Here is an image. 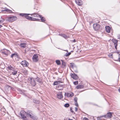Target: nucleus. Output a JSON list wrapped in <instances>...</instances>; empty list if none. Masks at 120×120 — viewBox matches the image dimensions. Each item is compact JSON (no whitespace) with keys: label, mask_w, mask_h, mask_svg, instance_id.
I'll list each match as a JSON object with an SVG mask.
<instances>
[{"label":"nucleus","mask_w":120,"mask_h":120,"mask_svg":"<svg viewBox=\"0 0 120 120\" xmlns=\"http://www.w3.org/2000/svg\"><path fill=\"white\" fill-rule=\"evenodd\" d=\"M1 53L3 55H5L6 56H7L10 54V52L9 50L4 49L2 50Z\"/></svg>","instance_id":"3"},{"label":"nucleus","mask_w":120,"mask_h":120,"mask_svg":"<svg viewBox=\"0 0 120 120\" xmlns=\"http://www.w3.org/2000/svg\"><path fill=\"white\" fill-rule=\"evenodd\" d=\"M35 80L38 82L39 83H41V79L38 77H37L36 78H34Z\"/></svg>","instance_id":"20"},{"label":"nucleus","mask_w":120,"mask_h":120,"mask_svg":"<svg viewBox=\"0 0 120 120\" xmlns=\"http://www.w3.org/2000/svg\"><path fill=\"white\" fill-rule=\"evenodd\" d=\"M56 63L58 65H60V60H56Z\"/></svg>","instance_id":"33"},{"label":"nucleus","mask_w":120,"mask_h":120,"mask_svg":"<svg viewBox=\"0 0 120 120\" xmlns=\"http://www.w3.org/2000/svg\"><path fill=\"white\" fill-rule=\"evenodd\" d=\"M29 117L34 120H36L38 119L37 117L33 114L30 115Z\"/></svg>","instance_id":"17"},{"label":"nucleus","mask_w":120,"mask_h":120,"mask_svg":"<svg viewBox=\"0 0 120 120\" xmlns=\"http://www.w3.org/2000/svg\"><path fill=\"white\" fill-rule=\"evenodd\" d=\"M93 27L94 30L97 31L98 30V24L94 23L93 25Z\"/></svg>","instance_id":"21"},{"label":"nucleus","mask_w":120,"mask_h":120,"mask_svg":"<svg viewBox=\"0 0 120 120\" xmlns=\"http://www.w3.org/2000/svg\"><path fill=\"white\" fill-rule=\"evenodd\" d=\"M62 86V85H59L58 87H61Z\"/></svg>","instance_id":"53"},{"label":"nucleus","mask_w":120,"mask_h":120,"mask_svg":"<svg viewBox=\"0 0 120 120\" xmlns=\"http://www.w3.org/2000/svg\"><path fill=\"white\" fill-rule=\"evenodd\" d=\"M70 110L71 112H73V110L72 108H71L70 109Z\"/></svg>","instance_id":"48"},{"label":"nucleus","mask_w":120,"mask_h":120,"mask_svg":"<svg viewBox=\"0 0 120 120\" xmlns=\"http://www.w3.org/2000/svg\"><path fill=\"white\" fill-rule=\"evenodd\" d=\"M59 35L60 36L63 37L64 38L66 39H67L68 38V36L64 34H59Z\"/></svg>","instance_id":"18"},{"label":"nucleus","mask_w":120,"mask_h":120,"mask_svg":"<svg viewBox=\"0 0 120 120\" xmlns=\"http://www.w3.org/2000/svg\"><path fill=\"white\" fill-rule=\"evenodd\" d=\"M74 71L76 73H77L78 72V71L77 70H76Z\"/></svg>","instance_id":"52"},{"label":"nucleus","mask_w":120,"mask_h":120,"mask_svg":"<svg viewBox=\"0 0 120 120\" xmlns=\"http://www.w3.org/2000/svg\"><path fill=\"white\" fill-rule=\"evenodd\" d=\"M20 46L23 48H24L25 47V43L21 44L20 45Z\"/></svg>","instance_id":"30"},{"label":"nucleus","mask_w":120,"mask_h":120,"mask_svg":"<svg viewBox=\"0 0 120 120\" xmlns=\"http://www.w3.org/2000/svg\"><path fill=\"white\" fill-rule=\"evenodd\" d=\"M26 113L28 117H29L30 115H32V114H33L32 111L30 110L27 111Z\"/></svg>","instance_id":"16"},{"label":"nucleus","mask_w":120,"mask_h":120,"mask_svg":"<svg viewBox=\"0 0 120 120\" xmlns=\"http://www.w3.org/2000/svg\"><path fill=\"white\" fill-rule=\"evenodd\" d=\"M31 16L37 17H41V15H39L38 13H37L32 14H31Z\"/></svg>","instance_id":"15"},{"label":"nucleus","mask_w":120,"mask_h":120,"mask_svg":"<svg viewBox=\"0 0 120 120\" xmlns=\"http://www.w3.org/2000/svg\"><path fill=\"white\" fill-rule=\"evenodd\" d=\"M74 95V93L72 92H70L69 93H65L64 94L65 96L69 98L72 97Z\"/></svg>","instance_id":"6"},{"label":"nucleus","mask_w":120,"mask_h":120,"mask_svg":"<svg viewBox=\"0 0 120 120\" xmlns=\"http://www.w3.org/2000/svg\"><path fill=\"white\" fill-rule=\"evenodd\" d=\"M83 120H88V118L85 117L83 118Z\"/></svg>","instance_id":"46"},{"label":"nucleus","mask_w":120,"mask_h":120,"mask_svg":"<svg viewBox=\"0 0 120 120\" xmlns=\"http://www.w3.org/2000/svg\"><path fill=\"white\" fill-rule=\"evenodd\" d=\"M4 11H5L7 12H9L10 13H12V11H11L10 10L8 9H6L4 10Z\"/></svg>","instance_id":"32"},{"label":"nucleus","mask_w":120,"mask_h":120,"mask_svg":"<svg viewBox=\"0 0 120 120\" xmlns=\"http://www.w3.org/2000/svg\"><path fill=\"white\" fill-rule=\"evenodd\" d=\"M57 97L59 99H61L63 98V96L62 95V93L59 92L57 94Z\"/></svg>","instance_id":"11"},{"label":"nucleus","mask_w":120,"mask_h":120,"mask_svg":"<svg viewBox=\"0 0 120 120\" xmlns=\"http://www.w3.org/2000/svg\"><path fill=\"white\" fill-rule=\"evenodd\" d=\"M104 31V28L102 25H100L98 24V32L100 31L102 33Z\"/></svg>","instance_id":"5"},{"label":"nucleus","mask_w":120,"mask_h":120,"mask_svg":"<svg viewBox=\"0 0 120 120\" xmlns=\"http://www.w3.org/2000/svg\"><path fill=\"white\" fill-rule=\"evenodd\" d=\"M75 2L78 5L81 6L83 4L82 1L81 0H75Z\"/></svg>","instance_id":"12"},{"label":"nucleus","mask_w":120,"mask_h":120,"mask_svg":"<svg viewBox=\"0 0 120 120\" xmlns=\"http://www.w3.org/2000/svg\"><path fill=\"white\" fill-rule=\"evenodd\" d=\"M71 76L73 79H77L78 78V76L75 74H72L71 75Z\"/></svg>","instance_id":"14"},{"label":"nucleus","mask_w":120,"mask_h":120,"mask_svg":"<svg viewBox=\"0 0 120 120\" xmlns=\"http://www.w3.org/2000/svg\"><path fill=\"white\" fill-rule=\"evenodd\" d=\"M119 61L120 62V53L119 55Z\"/></svg>","instance_id":"44"},{"label":"nucleus","mask_w":120,"mask_h":120,"mask_svg":"<svg viewBox=\"0 0 120 120\" xmlns=\"http://www.w3.org/2000/svg\"><path fill=\"white\" fill-rule=\"evenodd\" d=\"M62 67L63 68H64L66 66V64L63 61L62 62Z\"/></svg>","instance_id":"36"},{"label":"nucleus","mask_w":120,"mask_h":120,"mask_svg":"<svg viewBox=\"0 0 120 120\" xmlns=\"http://www.w3.org/2000/svg\"><path fill=\"white\" fill-rule=\"evenodd\" d=\"M64 106L65 107H68L69 106V105L68 103H66L64 105Z\"/></svg>","instance_id":"40"},{"label":"nucleus","mask_w":120,"mask_h":120,"mask_svg":"<svg viewBox=\"0 0 120 120\" xmlns=\"http://www.w3.org/2000/svg\"><path fill=\"white\" fill-rule=\"evenodd\" d=\"M14 57H17L18 59H19L20 58L19 56L16 53H14Z\"/></svg>","instance_id":"34"},{"label":"nucleus","mask_w":120,"mask_h":120,"mask_svg":"<svg viewBox=\"0 0 120 120\" xmlns=\"http://www.w3.org/2000/svg\"><path fill=\"white\" fill-rule=\"evenodd\" d=\"M30 83L31 85L33 86H35L36 84V83L35 79L32 78H30L29 80Z\"/></svg>","instance_id":"4"},{"label":"nucleus","mask_w":120,"mask_h":120,"mask_svg":"<svg viewBox=\"0 0 120 120\" xmlns=\"http://www.w3.org/2000/svg\"><path fill=\"white\" fill-rule=\"evenodd\" d=\"M21 64L23 67H27L29 65L28 63L26 60L22 61Z\"/></svg>","instance_id":"7"},{"label":"nucleus","mask_w":120,"mask_h":120,"mask_svg":"<svg viewBox=\"0 0 120 120\" xmlns=\"http://www.w3.org/2000/svg\"><path fill=\"white\" fill-rule=\"evenodd\" d=\"M118 90L119 92L120 93V88Z\"/></svg>","instance_id":"56"},{"label":"nucleus","mask_w":120,"mask_h":120,"mask_svg":"<svg viewBox=\"0 0 120 120\" xmlns=\"http://www.w3.org/2000/svg\"><path fill=\"white\" fill-rule=\"evenodd\" d=\"M74 84L75 85H76L78 84V82L77 81L74 82H73Z\"/></svg>","instance_id":"42"},{"label":"nucleus","mask_w":120,"mask_h":120,"mask_svg":"<svg viewBox=\"0 0 120 120\" xmlns=\"http://www.w3.org/2000/svg\"><path fill=\"white\" fill-rule=\"evenodd\" d=\"M14 53L12 54H11V57L12 58H13V57H14Z\"/></svg>","instance_id":"43"},{"label":"nucleus","mask_w":120,"mask_h":120,"mask_svg":"<svg viewBox=\"0 0 120 120\" xmlns=\"http://www.w3.org/2000/svg\"><path fill=\"white\" fill-rule=\"evenodd\" d=\"M75 110L76 111H77L78 110V109L77 107L75 108Z\"/></svg>","instance_id":"50"},{"label":"nucleus","mask_w":120,"mask_h":120,"mask_svg":"<svg viewBox=\"0 0 120 120\" xmlns=\"http://www.w3.org/2000/svg\"><path fill=\"white\" fill-rule=\"evenodd\" d=\"M30 20L31 21H40V19H36L32 17H30Z\"/></svg>","instance_id":"19"},{"label":"nucleus","mask_w":120,"mask_h":120,"mask_svg":"<svg viewBox=\"0 0 120 120\" xmlns=\"http://www.w3.org/2000/svg\"><path fill=\"white\" fill-rule=\"evenodd\" d=\"M74 64L73 63H70V67L71 68H74Z\"/></svg>","instance_id":"37"},{"label":"nucleus","mask_w":120,"mask_h":120,"mask_svg":"<svg viewBox=\"0 0 120 120\" xmlns=\"http://www.w3.org/2000/svg\"><path fill=\"white\" fill-rule=\"evenodd\" d=\"M71 41L72 42H75L76 41V40L75 39H74L73 40V41Z\"/></svg>","instance_id":"45"},{"label":"nucleus","mask_w":120,"mask_h":120,"mask_svg":"<svg viewBox=\"0 0 120 120\" xmlns=\"http://www.w3.org/2000/svg\"><path fill=\"white\" fill-rule=\"evenodd\" d=\"M61 79H58V81H61Z\"/></svg>","instance_id":"51"},{"label":"nucleus","mask_w":120,"mask_h":120,"mask_svg":"<svg viewBox=\"0 0 120 120\" xmlns=\"http://www.w3.org/2000/svg\"><path fill=\"white\" fill-rule=\"evenodd\" d=\"M30 15V14H26V16H25V18L26 19L30 20V17L29 16H28V15Z\"/></svg>","instance_id":"31"},{"label":"nucleus","mask_w":120,"mask_h":120,"mask_svg":"<svg viewBox=\"0 0 120 120\" xmlns=\"http://www.w3.org/2000/svg\"><path fill=\"white\" fill-rule=\"evenodd\" d=\"M115 52L117 53H119V51L116 52Z\"/></svg>","instance_id":"54"},{"label":"nucleus","mask_w":120,"mask_h":120,"mask_svg":"<svg viewBox=\"0 0 120 120\" xmlns=\"http://www.w3.org/2000/svg\"><path fill=\"white\" fill-rule=\"evenodd\" d=\"M26 14H23V13H20L19 15L20 16H24L25 17Z\"/></svg>","instance_id":"39"},{"label":"nucleus","mask_w":120,"mask_h":120,"mask_svg":"<svg viewBox=\"0 0 120 120\" xmlns=\"http://www.w3.org/2000/svg\"><path fill=\"white\" fill-rule=\"evenodd\" d=\"M11 71L12 74L14 75H16L17 73V71H16L15 69L12 71Z\"/></svg>","instance_id":"22"},{"label":"nucleus","mask_w":120,"mask_h":120,"mask_svg":"<svg viewBox=\"0 0 120 120\" xmlns=\"http://www.w3.org/2000/svg\"><path fill=\"white\" fill-rule=\"evenodd\" d=\"M103 118H108V116L107 114L106 115H103L100 116H98V120H105V119H103Z\"/></svg>","instance_id":"9"},{"label":"nucleus","mask_w":120,"mask_h":120,"mask_svg":"<svg viewBox=\"0 0 120 120\" xmlns=\"http://www.w3.org/2000/svg\"><path fill=\"white\" fill-rule=\"evenodd\" d=\"M34 62H36L38 60V56L37 54L34 55L32 58Z\"/></svg>","instance_id":"8"},{"label":"nucleus","mask_w":120,"mask_h":120,"mask_svg":"<svg viewBox=\"0 0 120 120\" xmlns=\"http://www.w3.org/2000/svg\"><path fill=\"white\" fill-rule=\"evenodd\" d=\"M84 86L82 85H79L77 86L76 88L78 89H82L83 88Z\"/></svg>","instance_id":"26"},{"label":"nucleus","mask_w":120,"mask_h":120,"mask_svg":"<svg viewBox=\"0 0 120 120\" xmlns=\"http://www.w3.org/2000/svg\"><path fill=\"white\" fill-rule=\"evenodd\" d=\"M19 93H20L21 94H22L23 95H24L26 96L25 94L23 93L22 92V90H19Z\"/></svg>","instance_id":"35"},{"label":"nucleus","mask_w":120,"mask_h":120,"mask_svg":"<svg viewBox=\"0 0 120 120\" xmlns=\"http://www.w3.org/2000/svg\"><path fill=\"white\" fill-rule=\"evenodd\" d=\"M17 19V17L16 16H15L9 17L7 18L8 20L10 22H11L14 21L16 20Z\"/></svg>","instance_id":"2"},{"label":"nucleus","mask_w":120,"mask_h":120,"mask_svg":"<svg viewBox=\"0 0 120 120\" xmlns=\"http://www.w3.org/2000/svg\"><path fill=\"white\" fill-rule=\"evenodd\" d=\"M67 52H68V51L67 50Z\"/></svg>","instance_id":"58"},{"label":"nucleus","mask_w":120,"mask_h":120,"mask_svg":"<svg viewBox=\"0 0 120 120\" xmlns=\"http://www.w3.org/2000/svg\"><path fill=\"white\" fill-rule=\"evenodd\" d=\"M112 54H111V53H109L108 55V56H109V57L111 58H112Z\"/></svg>","instance_id":"41"},{"label":"nucleus","mask_w":120,"mask_h":120,"mask_svg":"<svg viewBox=\"0 0 120 120\" xmlns=\"http://www.w3.org/2000/svg\"><path fill=\"white\" fill-rule=\"evenodd\" d=\"M33 101L34 103L36 104H38L40 103V101L39 100L34 99Z\"/></svg>","instance_id":"29"},{"label":"nucleus","mask_w":120,"mask_h":120,"mask_svg":"<svg viewBox=\"0 0 120 120\" xmlns=\"http://www.w3.org/2000/svg\"><path fill=\"white\" fill-rule=\"evenodd\" d=\"M39 17L41 18V20L42 22H44L46 21V20L44 18V17H42L41 15V17Z\"/></svg>","instance_id":"28"},{"label":"nucleus","mask_w":120,"mask_h":120,"mask_svg":"<svg viewBox=\"0 0 120 120\" xmlns=\"http://www.w3.org/2000/svg\"><path fill=\"white\" fill-rule=\"evenodd\" d=\"M107 114L108 117V118H111L112 116V113L110 112H108L107 113Z\"/></svg>","instance_id":"27"},{"label":"nucleus","mask_w":120,"mask_h":120,"mask_svg":"<svg viewBox=\"0 0 120 120\" xmlns=\"http://www.w3.org/2000/svg\"><path fill=\"white\" fill-rule=\"evenodd\" d=\"M8 67L9 70H11V71H12L15 69L14 68V67L12 66L11 65L8 66Z\"/></svg>","instance_id":"25"},{"label":"nucleus","mask_w":120,"mask_h":120,"mask_svg":"<svg viewBox=\"0 0 120 120\" xmlns=\"http://www.w3.org/2000/svg\"><path fill=\"white\" fill-rule=\"evenodd\" d=\"M20 114L23 120H28V119L26 117L27 116L26 112L25 111L23 110L21 111Z\"/></svg>","instance_id":"1"},{"label":"nucleus","mask_w":120,"mask_h":120,"mask_svg":"<svg viewBox=\"0 0 120 120\" xmlns=\"http://www.w3.org/2000/svg\"><path fill=\"white\" fill-rule=\"evenodd\" d=\"M112 41L114 43L115 48L117 49V42L118 41L117 40L115 39H112Z\"/></svg>","instance_id":"10"},{"label":"nucleus","mask_w":120,"mask_h":120,"mask_svg":"<svg viewBox=\"0 0 120 120\" xmlns=\"http://www.w3.org/2000/svg\"><path fill=\"white\" fill-rule=\"evenodd\" d=\"M111 28L109 26H105V30L108 33L110 32Z\"/></svg>","instance_id":"13"},{"label":"nucleus","mask_w":120,"mask_h":120,"mask_svg":"<svg viewBox=\"0 0 120 120\" xmlns=\"http://www.w3.org/2000/svg\"><path fill=\"white\" fill-rule=\"evenodd\" d=\"M71 54V52H70L68 53H66V54L65 55H64V56H69Z\"/></svg>","instance_id":"38"},{"label":"nucleus","mask_w":120,"mask_h":120,"mask_svg":"<svg viewBox=\"0 0 120 120\" xmlns=\"http://www.w3.org/2000/svg\"><path fill=\"white\" fill-rule=\"evenodd\" d=\"M4 20L3 19V20H0V23H1L3 22H4Z\"/></svg>","instance_id":"47"},{"label":"nucleus","mask_w":120,"mask_h":120,"mask_svg":"<svg viewBox=\"0 0 120 120\" xmlns=\"http://www.w3.org/2000/svg\"><path fill=\"white\" fill-rule=\"evenodd\" d=\"M62 83V82L61 81H56L54 82L53 85H56Z\"/></svg>","instance_id":"24"},{"label":"nucleus","mask_w":120,"mask_h":120,"mask_svg":"<svg viewBox=\"0 0 120 120\" xmlns=\"http://www.w3.org/2000/svg\"><path fill=\"white\" fill-rule=\"evenodd\" d=\"M68 120H73L72 119H69Z\"/></svg>","instance_id":"57"},{"label":"nucleus","mask_w":120,"mask_h":120,"mask_svg":"<svg viewBox=\"0 0 120 120\" xmlns=\"http://www.w3.org/2000/svg\"><path fill=\"white\" fill-rule=\"evenodd\" d=\"M118 39H120V35H118L117 36Z\"/></svg>","instance_id":"49"},{"label":"nucleus","mask_w":120,"mask_h":120,"mask_svg":"<svg viewBox=\"0 0 120 120\" xmlns=\"http://www.w3.org/2000/svg\"><path fill=\"white\" fill-rule=\"evenodd\" d=\"M77 97H75L74 98L75 103V105L77 106H78V105L77 102Z\"/></svg>","instance_id":"23"},{"label":"nucleus","mask_w":120,"mask_h":120,"mask_svg":"<svg viewBox=\"0 0 120 120\" xmlns=\"http://www.w3.org/2000/svg\"><path fill=\"white\" fill-rule=\"evenodd\" d=\"M3 26L2 25H0V28H1V27H2Z\"/></svg>","instance_id":"55"}]
</instances>
